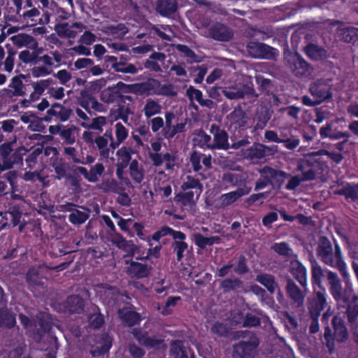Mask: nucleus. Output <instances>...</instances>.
<instances>
[{"label": "nucleus", "mask_w": 358, "mask_h": 358, "mask_svg": "<svg viewBox=\"0 0 358 358\" xmlns=\"http://www.w3.org/2000/svg\"><path fill=\"white\" fill-rule=\"evenodd\" d=\"M51 166L56 174L55 178L58 180L64 179L75 190L80 189L81 187L82 178L79 173L88 182H96L105 170L103 164L96 163L88 171L84 166H71L63 158H57L52 162Z\"/></svg>", "instance_id": "nucleus-1"}, {"label": "nucleus", "mask_w": 358, "mask_h": 358, "mask_svg": "<svg viewBox=\"0 0 358 358\" xmlns=\"http://www.w3.org/2000/svg\"><path fill=\"white\" fill-rule=\"evenodd\" d=\"M316 255L325 265L337 268L344 279L348 278L346 264L338 244L321 236L317 241Z\"/></svg>", "instance_id": "nucleus-2"}, {"label": "nucleus", "mask_w": 358, "mask_h": 358, "mask_svg": "<svg viewBox=\"0 0 358 358\" xmlns=\"http://www.w3.org/2000/svg\"><path fill=\"white\" fill-rule=\"evenodd\" d=\"M326 278L332 298L338 308H345L344 313H348L354 306H358V295L354 294L352 287L343 286L342 281L336 273L327 271Z\"/></svg>", "instance_id": "nucleus-3"}, {"label": "nucleus", "mask_w": 358, "mask_h": 358, "mask_svg": "<svg viewBox=\"0 0 358 358\" xmlns=\"http://www.w3.org/2000/svg\"><path fill=\"white\" fill-rule=\"evenodd\" d=\"M333 330L327 324L324 330V339L326 348L330 355L334 353L336 343L345 344L350 339V332L342 317L335 315L331 320Z\"/></svg>", "instance_id": "nucleus-4"}, {"label": "nucleus", "mask_w": 358, "mask_h": 358, "mask_svg": "<svg viewBox=\"0 0 358 358\" xmlns=\"http://www.w3.org/2000/svg\"><path fill=\"white\" fill-rule=\"evenodd\" d=\"M180 189L182 192L176 194L175 200L184 206H194L196 204L194 195L196 200H198L203 192V187L198 178L188 175L180 185Z\"/></svg>", "instance_id": "nucleus-5"}, {"label": "nucleus", "mask_w": 358, "mask_h": 358, "mask_svg": "<svg viewBox=\"0 0 358 358\" xmlns=\"http://www.w3.org/2000/svg\"><path fill=\"white\" fill-rule=\"evenodd\" d=\"M26 151L24 147L13 149L10 142L2 143L0 145V173L21 165Z\"/></svg>", "instance_id": "nucleus-6"}, {"label": "nucleus", "mask_w": 358, "mask_h": 358, "mask_svg": "<svg viewBox=\"0 0 358 358\" xmlns=\"http://www.w3.org/2000/svg\"><path fill=\"white\" fill-rule=\"evenodd\" d=\"M296 163V171H300L301 175L292 176V189L298 186L301 181L315 179L316 174L315 165L317 164L316 160L308 159L305 157L298 159Z\"/></svg>", "instance_id": "nucleus-7"}, {"label": "nucleus", "mask_w": 358, "mask_h": 358, "mask_svg": "<svg viewBox=\"0 0 358 358\" xmlns=\"http://www.w3.org/2000/svg\"><path fill=\"white\" fill-rule=\"evenodd\" d=\"M259 345V341L255 336L248 341H240L233 345L232 356L234 358H252Z\"/></svg>", "instance_id": "nucleus-8"}, {"label": "nucleus", "mask_w": 358, "mask_h": 358, "mask_svg": "<svg viewBox=\"0 0 358 358\" xmlns=\"http://www.w3.org/2000/svg\"><path fill=\"white\" fill-rule=\"evenodd\" d=\"M309 92L320 103L331 99L333 96L330 81L326 79H318L312 83L309 86Z\"/></svg>", "instance_id": "nucleus-9"}, {"label": "nucleus", "mask_w": 358, "mask_h": 358, "mask_svg": "<svg viewBox=\"0 0 358 358\" xmlns=\"http://www.w3.org/2000/svg\"><path fill=\"white\" fill-rule=\"evenodd\" d=\"M210 134L213 136L212 146L213 150H228L230 149L228 132L220 125L213 123L209 129Z\"/></svg>", "instance_id": "nucleus-10"}, {"label": "nucleus", "mask_w": 358, "mask_h": 358, "mask_svg": "<svg viewBox=\"0 0 358 358\" xmlns=\"http://www.w3.org/2000/svg\"><path fill=\"white\" fill-rule=\"evenodd\" d=\"M248 54L253 58L271 59L278 55V50L257 41H249L246 45Z\"/></svg>", "instance_id": "nucleus-11"}, {"label": "nucleus", "mask_w": 358, "mask_h": 358, "mask_svg": "<svg viewBox=\"0 0 358 358\" xmlns=\"http://www.w3.org/2000/svg\"><path fill=\"white\" fill-rule=\"evenodd\" d=\"M73 114L71 108L65 107L63 104L59 103H53L50 108L46 112V115L44 116L45 122H50L53 118L61 122L68 121Z\"/></svg>", "instance_id": "nucleus-12"}, {"label": "nucleus", "mask_w": 358, "mask_h": 358, "mask_svg": "<svg viewBox=\"0 0 358 358\" xmlns=\"http://www.w3.org/2000/svg\"><path fill=\"white\" fill-rule=\"evenodd\" d=\"M130 87L129 85L120 81L115 85L103 90L100 93V99L108 104L116 103L122 93L127 92Z\"/></svg>", "instance_id": "nucleus-13"}, {"label": "nucleus", "mask_w": 358, "mask_h": 358, "mask_svg": "<svg viewBox=\"0 0 358 358\" xmlns=\"http://www.w3.org/2000/svg\"><path fill=\"white\" fill-rule=\"evenodd\" d=\"M27 77L24 74H19L12 78L8 88H4L1 92V96L6 99L13 96H21L25 94V86L22 80Z\"/></svg>", "instance_id": "nucleus-14"}, {"label": "nucleus", "mask_w": 358, "mask_h": 358, "mask_svg": "<svg viewBox=\"0 0 358 358\" xmlns=\"http://www.w3.org/2000/svg\"><path fill=\"white\" fill-rule=\"evenodd\" d=\"M327 304L325 289L315 292V296L310 301L308 306L310 317H320Z\"/></svg>", "instance_id": "nucleus-15"}, {"label": "nucleus", "mask_w": 358, "mask_h": 358, "mask_svg": "<svg viewBox=\"0 0 358 358\" xmlns=\"http://www.w3.org/2000/svg\"><path fill=\"white\" fill-rule=\"evenodd\" d=\"M210 37L217 41L228 42L234 37V31L228 26L216 22L209 29Z\"/></svg>", "instance_id": "nucleus-16"}, {"label": "nucleus", "mask_w": 358, "mask_h": 358, "mask_svg": "<svg viewBox=\"0 0 358 358\" xmlns=\"http://www.w3.org/2000/svg\"><path fill=\"white\" fill-rule=\"evenodd\" d=\"M222 180L225 183H229L232 187L243 189L246 188L248 194H250L252 190V187L248 185V176L245 173L226 172L223 173Z\"/></svg>", "instance_id": "nucleus-17"}, {"label": "nucleus", "mask_w": 358, "mask_h": 358, "mask_svg": "<svg viewBox=\"0 0 358 358\" xmlns=\"http://www.w3.org/2000/svg\"><path fill=\"white\" fill-rule=\"evenodd\" d=\"M133 334L138 343L148 349L159 348L164 342V340L157 338L156 336H150L148 332L140 329H134Z\"/></svg>", "instance_id": "nucleus-18"}, {"label": "nucleus", "mask_w": 358, "mask_h": 358, "mask_svg": "<svg viewBox=\"0 0 358 358\" xmlns=\"http://www.w3.org/2000/svg\"><path fill=\"white\" fill-rule=\"evenodd\" d=\"M335 36L340 41L354 45L358 41V28L345 25L338 27L336 29Z\"/></svg>", "instance_id": "nucleus-19"}, {"label": "nucleus", "mask_w": 358, "mask_h": 358, "mask_svg": "<svg viewBox=\"0 0 358 358\" xmlns=\"http://www.w3.org/2000/svg\"><path fill=\"white\" fill-rule=\"evenodd\" d=\"M227 119L231 126L236 130L243 131L246 129L248 116L245 112L241 108H235L228 115Z\"/></svg>", "instance_id": "nucleus-20"}, {"label": "nucleus", "mask_w": 358, "mask_h": 358, "mask_svg": "<svg viewBox=\"0 0 358 358\" xmlns=\"http://www.w3.org/2000/svg\"><path fill=\"white\" fill-rule=\"evenodd\" d=\"M261 178L255 182V190L258 191L265 188L269 184L271 185L272 179L276 176H280L276 170L268 166L264 167L260 172Z\"/></svg>", "instance_id": "nucleus-21"}, {"label": "nucleus", "mask_w": 358, "mask_h": 358, "mask_svg": "<svg viewBox=\"0 0 358 358\" xmlns=\"http://www.w3.org/2000/svg\"><path fill=\"white\" fill-rule=\"evenodd\" d=\"M248 190L243 188H237L236 190L222 194L219 198L220 207L226 208L237 201L240 198L248 195Z\"/></svg>", "instance_id": "nucleus-22"}, {"label": "nucleus", "mask_w": 358, "mask_h": 358, "mask_svg": "<svg viewBox=\"0 0 358 358\" xmlns=\"http://www.w3.org/2000/svg\"><path fill=\"white\" fill-rule=\"evenodd\" d=\"M152 266L146 264L131 261L128 267V273L137 279L144 278L149 276Z\"/></svg>", "instance_id": "nucleus-23"}, {"label": "nucleus", "mask_w": 358, "mask_h": 358, "mask_svg": "<svg viewBox=\"0 0 358 358\" xmlns=\"http://www.w3.org/2000/svg\"><path fill=\"white\" fill-rule=\"evenodd\" d=\"M119 249L127 252V256L133 257L137 250V246L133 241H127L121 234L116 233L112 241Z\"/></svg>", "instance_id": "nucleus-24"}, {"label": "nucleus", "mask_w": 358, "mask_h": 358, "mask_svg": "<svg viewBox=\"0 0 358 358\" xmlns=\"http://www.w3.org/2000/svg\"><path fill=\"white\" fill-rule=\"evenodd\" d=\"M195 136L192 139L194 146L198 147L203 150H213L212 137L206 133L202 129L194 131Z\"/></svg>", "instance_id": "nucleus-25"}, {"label": "nucleus", "mask_w": 358, "mask_h": 358, "mask_svg": "<svg viewBox=\"0 0 358 358\" xmlns=\"http://www.w3.org/2000/svg\"><path fill=\"white\" fill-rule=\"evenodd\" d=\"M85 301L79 295L69 296L65 302L64 308L70 313H80L84 310Z\"/></svg>", "instance_id": "nucleus-26"}, {"label": "nucleus", "mask_w": 358, "mask_h": 358, "mask_svg": "<svg viewBox=\"0 0 358 358\" xmlns=\"http://www.w3.org/2000/svg\"><path fill=\"white\" fill-rule=\"evenodd\" d=\"M350 327L354 342L358 345V306H354L348 313H344Z\"/></svg>", "instance_id": "nucleus-27"}, {"label": "nucleus", "mask_w": 358, "mask_h": 358, "mask_svg": "<svg viewBox=\"0 0 358 358\" xmlns=\"http://www.w3.org/2000/svg\"><path fill=\"white\" fill-rule=\"evenodd\" d=\"M304 50L310 58L316 61L324 60L329 57V54L324 48L313 43L305 46Z\"/></svg>", "instance_id": "nucleus-28"}, {"label": "nucleus", "mask_w": 358, "mask_h": 358, "mask_svg": "<svg viewBox=\"0 0 358 358\" xmlns=\"http://www.w3.org/2000/svg\"><path fill=\"white\" fill-rule=\"evenodd\" d=\"M177 10L176 0H158L156 10L162 16L167 17L173 14Z\"/></svg>", "instance_id": "nucleus-29"}, {"label": "nucleus", "mask_w": 358, "mask_h": 358, "mask_svg": "<svg viewBox=\"0 0 358 358\" xmlns=\"http://www.w3.org/2000/svg\"><path fill=\"white\" fill-rule=\"evenodd\" d=\"M15 324V315L7 308H0V327L11 329Z\"/></svg>", "instance_id": "nucleus-30"}, {"label": "nucleus", "mask_w": 358, "mask_h": 358, "mask_svg": "<svg viewBox=\"0 0 358 358\" xmlns=\"http://www.w3.org/2000/svg\"><path fill=\"white\" fill-rule=\"evenodd\" d=\"M113 338L108 334H103L96 343V350L93 352V355H103L108 352L112 347Z\"/></svg>", "instance_id": "nucleus-31"}, {"label": "nucleus", "mask_w": 358, "mask_h": 358, "mask_svg": "<svg viewBox=\"0 0 358 358\" xmlns=\"http://www.w3.org/2000/svg\"><path fill=\"white\" fill-rule=\"evenodd\" d=\"M220 286L224 293H229L242 289L243 282L238 278H227L221 281Z\"/></svg>", "instance_id": "nucleus-32"}, {"label": "nucleus", "mask_w": 358, "mask_h": 358, "mask_svg": "<svg viewBox=\"0 0 358 358\" xmlns=\"http://www.w3.org/2000/svg\"><path fill=\"white\" fill-rule=\"evenodd\" d=\"M24 210V206L22 203H15L12 202L9 203L8 213L11 217V223L14 227L20 224Z\"/></svg>", "instance_id": "nucleus-33"}, {"label": "nucleus", "mask_w": 358, "mask_h": 358, "mask_svg": "<svg viewBox=\"0 0 358 358\" xmlns=\"http://www.w3.org/2000/svg\"><path fill=\"white\" fill-rule=\"evenodd\" d=\"M271 117L270 110L266 107H261L257 110L255 121V129H263Z\"/></svg>", "instance_id": "nucleus-34"}, {"label": "nucleus", "mask_w": 358, "mask_h": 358, "mask_svg": "<svg viewBox=\"0 0 358 358\" xmlns=\"http://www.w3.org/2000/svg\"><path fill=\"white\" fill-rule=\"evenodd\" d=\"M10 39L13 45L18 48L29 47L31 46L32 43H34L35 46H37V42L35 41L34 38L27 34H18L11 36Z\"/></svg>", "instance_id": "nucleus-35"}, {"label": "nucleus", "mask_w": 358, "mask_h": 358, "mask_svg": "<svg viewBox=\"0 0 358 358\" xmlns=\"http://www.w3.org/2000/svg\"><path fill=\"white\" fill-rule=\"evenodd\" d=\"M292 275L302 287H306V270L305 267L296 259H292Z\"/></svg>", "instance_id": "nucleus-36"}, {"label": "nucleus", "mask_w": 358, "mask_h": 358, "mask_svg": "<svg viewBox=\"0 0 358 358\" xmlns=\"http://www.w3.org/2000/svg\"><path fill=\"white\" fill-rule=\"evenodd\" d=\"M335 194L343 195L346 199L355 201L358 199V184L347 183L341 189L336 190Z\"/></svg>", "instance_id": "nucleus-37"}, {"label": "nucleus", "mask_w": 358, "mask_h": 358, "mask_svg": "<svg viewBox=\"0 0 358 358\" xmlns=\"http://www.w3.org/2000/svg\"><path fill=\"white\" fill-rule=\"evenodd\" d=\"M321 266H320L316 262L312 264L311 266V277L313 284L317 285L319 288H324L322 287V278L326 275V271Z\"/></svg>", "instance_id": "nucleus-38"}, {"label": "nucleus", "mask_w": 358, "mask_h": 358, "mask_svg": "<svg viewBox=\"0 0 358 358\" xmlns=\"http://www.w3.org/2000/svg\"><path fill=\"white\" fill-rule=\"evenodd\" d=\"M26 280L29 285L42 287L43 275L40 273L39 268L36 267H31L29 268L26 274Z\"/></svg>", "instance_id": "nucleus-39"}, {"label": "nucleus", "mask_w": 358, "mask_h": 358, "mask_svg": "<svg viewBox=\"0 0 358 358\" xmlns=\"http://www.w3.org/2000/svg\"><path fill=\"white\" fill-rule=\"evenodd\" d=\"M296 60L294 61V73L296 76H307L311 73V67L296 53Z\"/></svg>", "instance_id": "nucleus-40"}, {"label": "nucleus", "mask_w": 358, "mask_h": 358, "mask_svg": "<svg viewBox=\"0 0 358 358\" xmlns=\"http://www.w3.org/2000/svg\"><path fill=\"white\" fill-rule=\"evenodd\" d=\"M256 280L264 286L270 293H273L277 287V283L273 275L267 273H260L257 275Z\"/></svg>", "instance_id": "nucleus-41"}, {"label": "nucleus", "mask_w": 358, "mask_h": 358, "mask_svg": "<svg viewBox=\"0 0 358 358\" xmlns=\"http://www.w3.org/2000/svg\"><path fill=\"white\" fill-rule=\"evenodd\" d=\"M187 95L189 100L192 101L195 99L202 106H209V105L212 103V101L209 99L204 100L203 99L202 92L193 86H189L187 90Z\"/></svg>", "instance_id": "nucleus-42"}, {"label": "nucleus", "mask_w": 358, "mask_h": 358, "mask_svg": "<svg viewBox=\"0 0 358 358\" xmlns=\"http://www.w3.org/2000/svg\"><path fill=\"white\" fill-rule=\"evenodd\" d=\"M253 92V88L250 87H248L245 90H240L230 88L222 90L223 94L230 100L242 99L244 97L245 94H252Z\"/></svg>", "instance_id": "nucleus-43"}, {"label": "nucleus", "mask_w": 358, "mask_h": 358, "mask_svg": "<svg viewBox=\"0 0 358 358\" xmlns=\"http://www.w3.org/2000/svg\"><path fill=\"white\" fill-rule=\"evenodd\" d=\"M162 106L158 101L148 99L144 106L143 112L147 118L161 113Z\"/></svg>", "instance_id": "nucleus-44"}, {"label": "nucleus", "mask_w": 358, "mask_h": 358, "mask_svg": "<svg viewBox=\"0 0 358 358\" xmlns=\"http://www.w3.org/2000/svg\"><path fill=\"white\" fill-rule=\"evenodd\" d=\"M219 240L217 236L205 237L200 233L194 234V241L196 246L201 249H204L207 245H213Z\"/></svg>", "instance_id": "nucleus-45"}, {"label": "nucleus", "mask_w": 358, "mask_h": 358, "mask_svg": "<svg viewBox=\"0 0 358 358\" xmlns=\"http://www.w3.org/2000/svg\"><path fill=\"white\" fill-rule=\"evenodd\" d=\"M134 103V99L133 96L129 95L121 94L118 100L117 101V106L122 110H128L129 114H133V105Z\"/></svg>", "instance_id": "nucleus-46"}, {"label": "nucleus", "mask_w": 358, "mask_h": 358, "mask_svg": "<svg viewBox=\"0 0 358 358\" xmlns=\"http://www.w3.org/2000/svg\"><path fill=\"white\" fill-rule=\"evenodd\" d=\"M247 156L252 160L264 158L265 151L264 145L260 143L254 144L247 150Z\"/></svg>", "instance_id": "nucleus-47"}, {"label": "nucleus", "mask_w": 358, "mask_h": 358, "mask_svg": "<svg viewBox=\"0 0 358 358\" xmlns=\"http://www.w3.org/2000/svg\"><path fill=\"white\" fill-rule=\"evenodd\" d=\"M89 217L87 213L76 209L69 215V221L73 225H80L85 223Z\"/></svg>", "instance_id": "nucleus-48"}, {"label": "nucleus", "mask_w": 358, "mask_h": 358, "mask_svg": "<svg viewBox=\"0 0 358 358\" xmlns=\"http://www.w3.org/2000/svg\"><path fill=\"white\" fill-rule=\"evenodd\" d=\"M306 295V287L299 289L297 286L292 283V303H296L298 307L302 306L305 296Z\"/></svg>", "instance_id": "nucleus-49"}, {"label": "nucleus", "mask_w": 358, "mask_h": 358, "mask_svg": "<svg viewBox=\"0 0 358 358\" xmlns=\"http://www.w3.org/2000/svg\"><path fill=\"white\" fill-rule=\"evenodd\" d=\"M122 321L129 327H133L140 321L139 314L132 310H127L124 314L120 312Z\"/></svg>", "instance_id": "nucleus-50"}, {"label": "nucleus", "mask_w": 358, "mask_h": 358, "mask_svg": "<svg viewBox=\"0 0 358 358\" xmlns=\"http://www.w3.org/2000/svg\"><path fill=\"white\" fill-rule=\"evenodd\" d=\"M18 176V173L17 171L10 169L7 173L2 174L0 173V178L3 179L7 181L10 186V189L12 192L17 191V179Z\"/></svg>", "instance_id": "nucleus-51"}, {"label": "nucleus", "mask_w": 358, "mask_h": 358, "mask_svg": "<svg viewBox=\"0 0 358 358\" xmlns=\"http://www.w3.org/2000/svg\"><path fill=\"white\" fill-rule=\"evenodd\" d=\"M129 115L128 110L117 107L110 110L109 117L111 122L122 120L124 123H128Z\"/></svg>", "instance_id": "nucleus-52"}, {"label": "nucleus", "mask_w": 358, "mask_h": 358, "mask_svg": "<svg viewBox=\"0 0 358 358\" xmlns=\"http://www.w3.org/2000/svg\"><path fill=\"white\" fill-rule=\"evenodd\" d=\"M188 244L185 241H174L171 244V248L176 254L177 261L181 262L184 257V252L187 250Z\"/></svg>", "instance_id": "nucleus-53"}, {"label": "nucleus", "mask_w": 358, "mask_h": 358, "mask_svg": "<svg viewBox=\"0 0 358 358\" xmlns=\"http://www.w3.org/2000/svg\"><path fill=\"white\" fill-rule=\"evenodd\" d=\"M250 271L246 257L243 255H239L237 263L234 268V272L238 275H243Z\"/></svg>", "instance_id": "nucleus-54"}, {"label": "nucleus", "mask_w": 358, "mask_h": 358, "mask_svg": "<svg viewBox=\"0 0 358 358\" xmlns=\"http://www.w3.org/2000/svg\"><path fill=\"white\" fill-rule=\"evenodd\" d=\"M106 117L104 116H98L92 120L91 124H88L86 123H82V126L85 128L98 130L99 131H103V126L106 124Z\"/></svg>", "instance_id": "nucleus-55"}, {"label": "nucleus", "mask_w": 358, "mask_h": 358, "mask_svg": "<svg viewBox=\"0 0 358 358\" xmlns=\"http://www.w3.org/2000/svg\"><path fill=\"white\" fill-rule=\"evenodd\" d=\"M265 138L270 142L284 143L285 146L287 149H291V138H287L286 140H281L278 138L277 133L272 130H267L264 133Z\"/></svg>", "instance_id": "nucleus-56"}, {"label": "nucleus", "mask_w": 358, "mask_h": 358, "mask_svg": "<svg viewBox=\"0 0 358 358\" xmlns=\"http://www.w3.org/2000/svg\"><path fill=\"white\" fill-rule=\"evenodd\" d=\"M134 153V151L131 147L122 146L117 150L116 155L118 161L129 163L131 160V155Z\"/></svg>", "instance_id": "nucleus-57"}, {"label": "nucleus", "mask_w": 358, "mask_h": 358, "mask_svg": "<svg viewBox=\"0 0 358 358\" xmlns=\"http://www.w3.org/2000/svg\"><path fill=\"white\" fill-rule=\"evenodd\" d=\"M89 325L94 329H100L104 324V317L100 313L91 314L88 318Z\"/></svg>", "instance_id": "nucleus-58"}, {"label": "nucleus", "mask_w": 358, "mask_h": 358, "mask_svg": "<svg viewBox=\"0 0 358 358\" xmlns=\"http://www.w3.org/2000/svg\"><path fill=\"white\" fill-rule=\"evenodd\" d=\"M210 331L213 334H216L219 336L227 337L229 335L227 326L220 322H215L213 324Z\"/></svg>", "instance_id": "nucleus-59"}, {"label": "nucleus", "mask_w": 358, "mask_h": 358, "mask_svg": "<svg viewBox=\"0 0 358 358\" xmlns=\"http://www.w3.org/2000/svg\"><path fill=\"white\" fill-rule=\"evenodd\" d=\"M73 129L72 128H66L64 125L62 129H61L59 136L64 139V143L67 145H72L76 141V138L73 134Z\"/></svg>", "instance_id": "nucleus-60"}, {"label": "nucleus", "mask_w": 358, "mask_h": 358, "mask_svg": "<svg viewBox=\"0 0 358 358\" xmlns=\"http://www.w3.org/2000/svg\"><path fill=\"white\" fill-rule=\"evenodd\" d=\"M132 228L136 233L137 236L143 241H146L148 243L149 246H152V243L150 242V238L146 237L145 234H144V229L145 226L141 222H136L134 221L132 223Z\"/></svg>", "instance_id": "nucleus-61"}, {"label": "nucleus", "mask_w": 358, "mask_h": 358, "mask_svg": "<svg viewBox=\"0 0 358 358\" xmlns=\"http://www.w3.org/2000/svg\"><path fill=\"white\" fill-rule=\"evenodd\" d=\"M44 117H39L36 115L31 120V124H29L28 129L33 131L43 132L45 129V126L43 124L45 120Z\"/></svg>", "instance_id": "nucleus-62"}, {"label": "nucleus", "mask_w": 358, "mask_h": 358, "mask_svg": "<svg viewBox=\"0 0 358 358\" xmlns=\"http://www.w3.org/2000/svg\"><path fill=\"white\" fill-rule=\"evenodd\" d=\"M109 29L113 36L120 38H124L129 31L128 28L122 23H119L115 26H110Z\"/></svg>", "instance_id": "nucleus-63"}, {"label": "nucleus", "mask_w": 358, "mask_h": 358, "mask_svg": "<svg viewBox=\"0 0 358 358\" xmlns=\"http://www.w3.org/2000/svg\"><path fill=\"white\" fill-rule=\"evenodd\" d=\"M157 94L162 96H174L177 95V92L175 90L174 85L169 83L159 85Z\"/></svg>", "instance_id": "nucleus-64"}]
</instances>
